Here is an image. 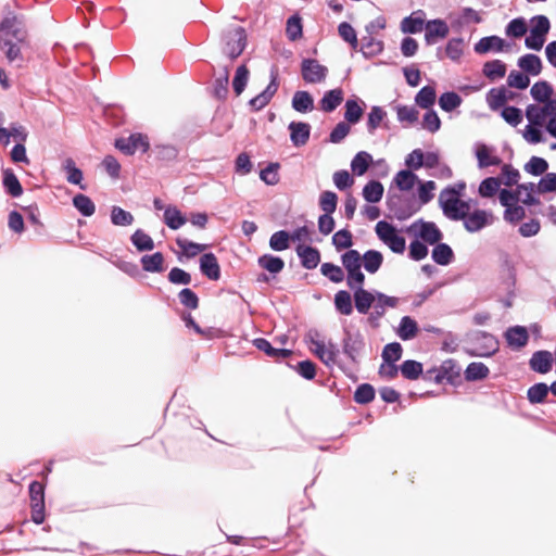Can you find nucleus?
<instances>
[{"label": "nucleus", "mask_w": 556, "mask_h": 556, "mask_svg": "<svg viewBox=\"0 0 556 556\" xmlns=\"http://www.w3.org/2000/svg\"><path fill=\"white\" fill-rule=\"evenodd\" d=\"M365 106V102L357 97L348 99L344 104V121L350 125L359 123L364 115Z\"/></svg>", "instance_id": "nucleus-20"}, {"label": "nucleus", "mask_w": 556, "mask_h": 556, "mask_svg": "<svg viewBox=\"0 0 556 556\" xmlns=\"http://www.w3.org/2000/svg\"><path fill=\"white\" fill-rule=\"evenodd\" d=\"M344 93L341 88L327 90L320 99V109L326 113L333 112L343 101Z\"/></svg>", "instance_id": "nucleus-41"}, {"label": "nucleus", "mask_w": 556, "mask_h": 556, "mask_svg": "<svg viewBox=\"0 0 556 556\" xmlns=\"http://www.w3.org/2000/svg\"><path fill=\"white\" fill-rule=\"evenodd\" d=\"M130 242L135 247L138 252H150L154 250L155 244L150 235H148L144 230L138 228L130 236Z\"/></svg>", "instance_id": "nucleus-51"}, {"label": "nucleus", "mask_w": 556, "mask_h": 556, "mask_svg": "<svg viewBox=\"0 0 556 556\" xmlns=\"http://www.w3.org/2000/svg\"><path fill=\"white\" fill-rule=\"evenodd\" d=\"M386 205L392 217L399 222L407 220L420 211V204H417L414 194L392 193L391 189L387 194Z\"/></svg>", "instance_id": "nucleus-2"}, {"label": "nucleus", "mask_w": 556, "mask_h": 556, "mask_svg": "<svg viewBox=\"0 0 556 556\" xmlns=\"http://www.w3.org/2000/svg\"><path fill=\"white\" fill-rule=\"evenodd\" d=\"M508 47V43L505 39L497 35H490L484 36L480 38L475 45H473V51L477 54L483 55L488 54L490 52H502L504 49Z\"/></svg>", "instance_id": "nucleus-14"}, {"label": "nucleus", "mask_w": 556, "mask_h": 556, "mask_svg": "<svg viewBox=\"0 0 556 556\" xmlns=\"http://www.w3.org/2000/svg\"><path fill=\"white\" fill-rule=\"evenodd\" d=\"M490 375L489 367L482 362H471L464 370V379L467 382H477L486 379Z\"/></svg>", "instance_id": "nucleus-42"}, {"label": "nucleus", "mask_w": 556, "mask_h": 556, "mask_svg": "<svg viewBox=\"0 0 556 556\" xmlns=\"http://www.w3.org/2000/svg\"><path fill=\"white\" fill-rule=\"evenodd\" d=\"M291 105L294 111L305 114L313 111L314 98L306 90H298L292 97Z\"/></svg>", "instance_id": "nucleus-43"}, {"label": "nucleus", "mask_w": 556, "mask_h": 556, "mask_svg": "<svg viewBox=\"0 0 556 556\" xmlns=\"http://www.w3.org/2000/svg\"><path fill=\"white\" fill-rule=\"evenodd\" d=\"M383 48V41L376 40L371 35H367L362 38L361 52L367 60L382 53Z\"/></svg>", "instance_id": "nucleus-52"}, {"label": "nucleus", "mask_w": 556, "mask_h": 556, "mask_svg": "<svg viewBox=\"0 0 556 556\" xmlns=\"http://www.w3.org/2000/svg\"><path fill=\"white\" fill-rule=\"evenodd\" d=\"M224 53L230 59L236 60L244 51L248 43V35L242 26H236L224 36Z\"/></svg>", "instance_id": "nucleus-6"}, {"label": "nucleus", "mask_w": 556, "mask_h": 556, "mask_svg": "<svg viewBox=\"0 0 556 556\" xmlns=\"http://www.w3.org/2000/svg\"><path fill=\"white\" fill-rule=\"evenodd\" d=\"M377 290H355L353 293L354 306L357 313L367 315L374 306Z\"/></svg>", "instance_id": "nucleus-24"}, {"label": "nucleus", "mask_w": 556, "mask_h": 556, "mask_svg": "<svg viewBox=\"0 0 556 556\" xmlns=\"http://www.w3.org/2000/svg\"><path fill=\"white\" fill-rule=\"evenodd\" d=\"M431 258L440 266H448L455 261V253L450 244L439 241L432 244Z\"/></svg>", "instance_id": "nucleus-25"}, {"label": "nucleus", "mask_w": 556, "mask_h": 556, "mask_svg": "<svg viewBox=\"0 0 556 556\" xmlns=\"http://www.w3.org/2000/svg\"><path fill=\"white\" fill-rule=\"evenodd\" d=\"M530 94L535 102L543 103L544 105L546 102L556 99L553 98L555 94L553 86L547 80L543 79L533 84L530 89Z\"/></svg>", "instance_id": "nucleus-31"}, {"label": "nucleus", "mask_w": 556, "mask_h": 556, "mask_svg": "<svg viewBox=\"0 0 556 556\" xmlns=\"http://www.w3.org/2000/svg\"><path fill=\"white\" fill-rule=\"evenodd\" d=\"M396 336L403 341L413 340L419 332L417 321L410 316H403L395 330Z\"/></svg>", "instance_id": "nucleus-39"}, {"label": "nucleus", "mask_w": 556, "mask_h": 556, "mask_svg": "<svg viewBox=\"0 0 556 556\" xmlns=\"http://www.w3.org/2000/svg\"><path fill=\"white\" fill-rule=\"evenodd\" d=\"M110 219L114 226L126 227L134 223L135 217L129 211H126L121 206L113 205L111 207Z\"/></svg>", "instance_id": "nucleus-61"}, {"label": "nucleus", "mask_w": 556, "mask_h": 556, "mask_svg": "<svg viewBox=\"0 0 556 556\" xmlns=\"http://www.w3.org/2000/svg\"><path fill=\"white\" fill-rule=\"evenodd\" d=\"M438 103L442 111L451 113L460 106L463 98L456 91H445L440 94Z\"/></svg>", "instance_id": "nucleus-56"}, {"label": "nucleus", "mask_w": 556, "mask_h": 556, "mask_svg": "<svg viewBox=\"0 0 556 556\" xmlns=\"http://www.w3.org/2000/svg\"><path fill=\"white\" fill-rule=\"evenodd\" d=\"M450 33L448 25L443 18L428 20L425 25L426 45H434L440 39H445Z\"/></svg>", "instance_id": "nucleus-12"}, {"label": "nucleus", "mask_w": 556, "mask_h": 556, "mask_svg": "<svg viewBox=\"0 0 556 556\" xmlns=\"http://www.w3.org/2000/svg\"><path fill=\"white\" fill-rule=\"evenodd\" d=\"M502 185L501 177L490 176L484 179L479 185L478 193L481 198H492L496 193L500 192Z\"/></svg>", "instance_id": "nucleus-60"}, {"label": "nucleus", "mask_w": 556, "mask_h": 556, "mask_svg": "<svg viewBox=\"0 0 556 556\" xmlns=\"http://www.w3.org/2000/svg\"><path fill=\"white\" fill-rule=\"evenodd\" d=\"M528 31L527 21L522 16L515 17L505 27V34L510 38H521Z\"/></svg>", "instance_id": "nucleus-63"}, {"label": "nucleus", "mask_w": 556, "mask_h": 556, "mask_svg": "<svg viewBox=\"0 0 556 556\" xmlns=\"http://www.w3.org/2000/svg\"><path fill=\"white\" fill-rule=\"evenodd\" d=\"M554 356L547 350L535 351L529 359V367L532 371L545 375L553 368Z\"/></svg>", "instance_id": "nucleus-16"}, {"label": "nucleus", "mask_w": 556, "mask_h": 556, "mask_svg": "<svg viewBox=\"0 0 556 556\" xmlns=\"http://www.w3.org/2000/svg\"><path fill=\"white\" fill-rule=\"evenodd\" d=\"M440 368L445 377V382L455 388L459 387L463 383L460 378L462 368L456 359L447 358L443 361L440 365Z\"/></svg>", "instance_id": "nucleus-27"}, {"label": "nucleus", "mask_w": 556, "mask_h": 556, "mask_svg": "<svg viewBox=\"0 0 556 556\" xmlns=\"http://www.w3.org/2000/svg\"><path fill=\"white\" fill-rule=\"evenodd\" d=\"M1 174L4 192L12 198H20L23 194L24 189L14 170L7 167L1 169Z\"/></svg>", "instance_id": "nucleus-22"}, {"label": "nucleus", "mask_w": 556, "mask_h": 556, "mask_svg": "<svg viewBox=\"0 0 556 556\" xmlns=\"http://www.w3.org/2000/svg\"><path fill=\"white\" fill-rule=\"evenodd\" d=\"M164 255L162 252L156 251L152 254H144L140 258L141 267L147 273L159 274L165 270Z\"/></svg>", "instance_id": "nucleus-35"}, {"label": "nucleus", "mask_w": 556, "mask_h": 556, "mask_svg": "<svg viewBox=\"0 0 556 556\" xmlns=\"http://www.w3.org/2000/svg\"><path fill=\"white\" fill-rule=\"evenodd\" d=\"M252 344L261 352H263L267 357L274 359L287 358L292 354V350L283 349V348H275L265 338H255L252 341Z\"/></svg>", "instance_id": "nucleus-23"}, {"label": "nucleus", "mask_w": 556, "mask_h": 556, "mask_svg": "<svg viewBox=\"0 0 556 556\" xmlns=\"http://www.w3.org/2000/svg\"><path fill=\"white\" fill-rule=\"evenodd\" d=\"M73 206L84 217H90L96 212V205L93 201L84 193H77L72 199Z\"/></svg>", "instance_id": "nucleus-54"}, {"label": "nucleus", "mask_w": 556, "mask_h": 556, "mask_svg": "<svg viewBox=\"0 0 556 556\" xmlns=\"http://www.w3.org/2000/svg\"><path fill=\"white\" fill-rule=\"evenodd\" d=\"M494 151L495 149L493 147L488 146L484 142L475 143L473 152L479 168L501 165L502 159L497 155H494Z\"/></svg>", "instance_id": "nucleus-13"}, {"label": "nucleus", "mask_w": 556, "mask_h": 556, "mask_svg": "<svg viewBox=\"0 0 556 556\" xmlns=\"http://www.w3.org/2000/svg\"><path fill=\"white\" fill-rule=\"evenodd\" d=\"M342 352L350 362L358 367L366 350V341L362 331L352 326H343Z\"/></svg>", "instance_id": "nucleus-3"}, {"label": "nucleus", "mask_w": 556, "mask_h": 556, "mask_svg": "<svg viewBox=\"0 0 556 556\" xmlns=\"http://www.w3.org/2000/svg\"><path fill=\"white\" fill-rule=\"evenodd\" d=\"M290 131V141L294 147H303L311 137L312 127L306 122H291L288 126Z\"/></svg>", "instance_id": "nucleus-19"}, {"label": "nucleus", "mask_w": 556, "mask_h": 556, "mask_svg": "<svg viewBox=\"0 0 556 556\" xmlns=\"http://www.w3.org/2000/svg\"><path fill=\"white\" fill-rule=\"evenodd\" d=\"M503 337L507 346L513 351H521L527 346L530 339L528 327L521 325L508 327Z\"/></svg>", "instance_id": "nucleus-10"}, {"label": "nucleus", "mask_w": 556, "mask_h": 556, "mask_svg": "<svg viewBox=\"0 0 556 556\" xmlns=\"http://www.w3.org/2000/svg\"><path fill=\"white\" fill-rule=\"evenodd\" d=\"M419 181V177L412 170L404 168L400 169L393 177L392 185L402 192L410 191Z\"/></svg>", "instance_id": "nucleus-37"}, {"label": "nucleus", "mask_w": 556, "mask_h": 556, "mask_svg": "<svg viewBox=\"0 0 556 556\" xmlns=\"http://www.w3.org/2000/svg\"><path fill=\"white\" fill-rule=\"evenodd\" d=\"M494 216L491 211L476 208L469 212L463 222L464 228L470 232H478L493 223Z\"/></svg>", "instance_id": "nucleus-11"}, {"label": "nucleus", "mask_w": 556, "mask_h": 556, "mask_svg": "<svg viewBox=\"0 0 556 556\" xmlns=\"http://www.w3.org/2000/svg\"><path fill=\"white\" fill-rule=\"evenodd\" d=\"M517 65L528 76H538L541 74L543 68L541 58L534 53H526L521 55L517 61Z\"/></svg>", "instance_id": "nucleus-28"}, {"label": "nucleus", "mask_w": 556, "mask_h": 556, "mask_svg": "<svg viewBox=\"0 0 556 556\" xmlns=\"http://www.w3.org/2000/svg\"><path fill=\"white\" fill-rule=\"evenodd\" d=\"M437 99L435 88L433 86H424L415 96V103L421 109H433Z\"/></svg>", "instance_id": "nucleus-58"}, {"label": "nucleus", "mask_w": 556, "mask_h": 556, "mask_svg": "<svg viewBox=\"0 0 556 556\" xmlns=\"http://www.w3.org/2000/svg\"><path fill=\"white\" fill-rule=\"evenodd\" d=\"M18 43L11 38L0 37V50L4 53L9 63L18 62L17 66H21L24 59Z\"/></svg>", "instance_id": "nucleus-34"}, {"label": "nucleus", "mask_w": 556, "mask_h": 556, "mask_svg": "<svg viewBox=\"0 0 556 556\" xmlns=\"http://www.w3.org/2000/svg\"><path fill=\"white\" fill-rule=\"evenodd\" d=\"M114 147L128 156L134 155L138 150L147 153L151 149L148 136L142 132H132L128 137L116 138Z\"/></svg>", "instance_id": "nucleus-5"}, {"label": "nucleus", "mask_w": 556, "mask_h": 556, "mask_svg": "<svg viewBox=\"0 0 556 556\" xmlns=\"http://www.w3.org/2000/svg\"><path fill=\"white\" fill-rule=\"evenodd\" d=\"M470 202L460 199L443 207L442 213L450 220L464 222L468 213L470 212Z\"/></svg>", "instance_id": "nucleus-29"}, {"label": "nucleus", "mask_w": 556, "mask_h": 556, "mask_svg": "<svg viewBox=\"0 0 556 556\" xmlns=\"http://www.w3.org/2000/svg\"><path fill=\"white\" fill-rule=\"evenodd\" d=\"M188 218L187 216L175 205H167L164 210L163 222L172 230L181 228Z\"/></svg>", "instance_id": "nucleus-32"}, {"label": "nucleus", "mask_w": 556, "mask_h": 556, "mask_svg": "<svg viewBox=\"0 0 556 556\" xmlns=\"http://www.w3.org/2000/svg\"><path fill=\"white\" fill-rule=\"evenodd\" d=\"M300 264L305 269H315L320 263V252L311 244H298L295 248Z\"/></svg>", "instance_id": "nucleus-17"}, {"label": "nucleus", "mask_w": 556, "mask_h": 556, "mask_svg": "<svg viewBox=\"0 0 556 556\" xmlns=\"http://www.w3.org/2000/svg\"><path fill=\"white\" fill-rule=\"evenodd\" d=\"M384 193L383 185L376 179L369 180L362 191L364 200L368 203L376 204L381 201Z\"/></svg>", "instance_id": "nucleus-45"}, {"label": "nucleus", "mask_w": 556, "mask_h": 556, "mask_svg": "<svg viewBox=\"0 0 556 556\" xmlns=\"http://www.w3.org/2000/svg\"><path fill=\"white\" fill-rule=\"evenodd\" d=\"M0 33L2 34L0 37L11 38L17 42L25 41V33L23 29L16 26V17H4L0 22Z\"/></svg>", "instance_id": "nucleus-38"}, {"label": "nucleus", "mask_w": 556, "mask_h": 556, "mask_svg": "<svg viewBox=\"0 0 556 556\" xmlns=\"http://www.w3.org/2000/svg\"><path fill=\"white\" fill-rule=\"evenodd\" d=\"M466 189V182L463 180L446 186L439 195V206L441 210L462 199Z\"/></svg>", "instance_id": "nucleus-21"}, {"label": "nucleus", "mask_w": 556, "mask_h": 556, "mask_svg": "<svg viewBox=\"0 0 556 556\" xmlns=\"http://www.w3.org/2000/svg\"><path fill=\"white\" fill-rule=\"evenodd\" d=\"M401 375L407 380H417L424 375V365L416 359H405L400 365Z\"/></svg>", "instance_id": "nucleus-57"}, {"label": "nucleus", "mask_w": 556, "mask_h": 556, "mask_svg": "<svg viewBox=\"0 0 556 556\" xmlns=\"http://www.w3.org/2000/svg\"><path fill=\"white\" fill-rule=\"evenodd\" d=\"M548 166V162L544 157L533 155L523 168L529 175L542 177L547 173Z\"/></svg>", "instance_id": "nucleus-64"}, {"label": "nucleus", "mask_w": 556, "mask_h": 556, "mask_svg": "<svg viewBox=\"0 0 556 556\" xmlns=\"http://www.w3.org/2000/svg\"><path fill=\"white\" fill-rule=\"evenodd\" d=\"M286 36L290 41H296L303 37V22L299 13L290 15L286 23Z\"/></svg>", "instance_id": "nucleus-53"}, {"label": "nucleus", "mask_w": 556, "mask_h": 556, "mask_svg": "<svg viewBox=\"0 0 556 556\" xmlns=\"http://www.w3.org/2000/svg\"><path fill=\"white\" fill-rule=\"evenodd\" d=\"M176 244L181 249V254H178V260L181 261V256L185 255L187 258H193L198 254L204 252L207 248L206 244L190 241L188 239L177 238Z\"/></svg>", "instance_id": "nucleus-50"}, {"label": "nucleus", "mask_w": 556, "mask_h": 556, "mask_svg": "<svg viewBox=\"0 0 556 556\" xmlns=\"http://www.w3.org/2000/svg\"><path fill=\"white\" fill-rule=\"evenodd\" d=\"M353 295L348 290H339L333 298V305L336 311L344 316H350L353 313Z\"/></svg>", "instance_id": "nucleus-46"}, {"label": "nucleus", "mask_w": 556, "mask_h": 556, "mask_svg": "<svg viewBox=\"0 0 556 556\" xmlns=\"http://www.w3.org/2000/svg\"><path fill=\"white\" fill-rule=\"evenodd\" d=\"M62 168L66 174V180L71 185L78 186L81 190H86L87 186L83 184L84 173L77 167L75 161L72 157H67L63 164Z\"/></svg>", "instance_id": "nucleus-36"}, {"label": "nucleus", "mask_w": 556, "mask_h": 556, "mask_svg": "<svg viewBox=\"0 0 556 556\" xmlns=\"http://www.w3.org/2000/svg\"><path fill=\"white\" fill-rule=\"evenodd\" d=\"M288 367L293 369L300 377L305 380H313L317 374V366L312 359H303L296 364L287 363Z\"/></svg>", "instance_id": "nucleus-55"}, {"label": "nucleus", "mask_w": 556, "mask_h": 556, "mask_svg": "<svg viewBox=\"0 0 556 556\" xmlns=\"http://www.w3.org/2000/svg\"><path fill=\"white\" fill-rule=\"evenodd\" d=\"M362 263L367 273L376 274L382 266L383 254L378 250L369 249L362 255Z\"/></svg>", "instance_id": "nucleus-48"}, {"label": "nucleus", "mask_w": 556, "mask_h": 556, "mask_svg": "<svg viewBox=\"0 0 556 556\" xmlns=\"http://www.w3.org/2000/svg\"><path fill=\"white\" fill-rule=\"evenodd\" d=\"M501 268L503 271H506V276L502 278V283L505 286L506 290H509L511 295L513 289H516L517 273L514 262L506 252L501 254Z\"/></svg>", "instance_id": "nucleus-26"}, {"label": "nucleus", "mask_w": 556, "mask_h": 556, "mask_svg": "<svg viewBox=\"0 0 556 556\" xmlns=\"http://www.w3.org/2000/svg\"><path fill=\"white\" fill-rule=\"evenodd\" d=\"M506 71L505 62L498 59L486 61L482 67V74L491 81L503 78Z\"/></svg>", "instance_id": "nucleus-47"}, {"label": "nucleus", "mask_w": 556, "mask_h": 556, "mask_svg": "<svg viewBox=\"0 0 556 556\" xmlns=\"http://www.w3.org/2000/svg\"><path fill=\"white\" fill-rule=\"evenodd\" d=\"M426 13L422 10L414 11L408 16L404 17L401 22L400 28L403 34L414 35L425 29Z\"/></svg>", "instance_id": "nucleus-18"}, {"label": "nucleus", "mask_w": 556, "mask_h": 556, "mask_svg": "<svg viewBox=\"0 0 556 556\" xmlns=\"http://www.w3.org/2000/svg\"><path fill=\"white\" fill-rule=\"evenodd\" d=\"M279 88L278 83V72L275 66L270 70V80L269 84L266 86V88L258 93L257 96L253 97L249 100V106L252 112H258L263 110L274 98V96L277 93Z\"/></svg>", "instance_id": "nucleus-8"}, {"label": "nucleus", "mask_w": 556, "mask_h": 556, "mask_svg": "<svg viewBox=\"0 0 556 556\" xmlns=\"http://www.w3.org/2000/svg\"><path fill=\"white\" fill-rule=\"evenodd\" d=\"M199 268L200 273L208 280L217 281L220 279V266L213 252H206L200 256Z\"/></svg>", "instance_id": "nucleus-15"}, {"label": "nucleus", "mask_w": 556, "mask_h": 556, "mask_svg": "<svg viewBox=\"0 0 556 556\" xmlns=\"http://www.w3.org/2000/svg\"><path fill=\"white\" fill-rule=\"evenodd\" d=\"M374 159L372 155L367 151L357 152L351 161V170L353 175L361 177L365 175L372 165Z\"/></svg>", "instance_id": "nucleus-44"}, {"label": "nucleus", "mask_w": 556, "mask_h": 556, "mask_svg": "<svg viewBox=\"0 0 556 556\" xmlns=\"http://www.w3.org/2000/svg\"><path fill=\"white\" fill-rule=\"evenodd\" d=\"M302 78L307 84H317L326 79L328 68L321 65L316 59H303L301 63Z\"/></svg>", "instance_id": "nucleus-9"}, {"label": "nucleus", "mask_w": 556, "mask_h": 556, "mask_svg": "<svg viewBox=\"0 0 556 556\" xmlns=\"http://www.w3.org/2000/svg\"><path fill=\"white\" fill-rule=\"evenodd\" d=\"M404 231L429 245L438 243L443 239V232L438 225L434 222L425 220L424 218H418L407 226Z\"/></svg>", "instance_id": "nucleus-4"}, {"label": "nucleus", "mask_w": 556, "mask_h": 556, "mask_svg": "<svg viewBox=\"0 0 556 556\" xmlns=\"http://www.w3.org/2000/svg\"><path fill=\"white\" fill-rule=\"evenodd\" d=\"M376 390L372 384L368 382L361 383L356 387L353 400L356 404L367 405L375 400Z\"/></svg>", "instance_id": "nucleus-59"}, {"label": "nucleus", "mask_w": 556, "mask_h": 556, "mask_svg": "<svg viewBox=\"0 0 556 556\" xmlns=\"http://www.w3.org/2000/svg\"><path fill=\"white\" fill-rule=\"evenodd\" d=\"M468 348H464L467 355L471 357H491L500 350L498 339L484 330H476L466 334Z\"/></svg>", "instance_id": "nucleus-1"}, {"label": "nucleus", "mask_w": 556, "mask_h": 556, "mask_svg": "<svg viewBox=\"0 0 556 556\" xmlns=\"http://www.w3.org/2000/svg\"><path fill=\"white\" fill-rule=\"evenodd\" d=\"M387 112L382 106L374 105L371 106L369 113L367 114L366 128L370 135H374L378 127L382 126L383 128H389Z\"/></svg>", "instance_id": "nucleus-30"}, {"label": "nucleus", "mask_w": 556, "mask_h": 556, "mask_svg": "<svg viewBox=\"0 0 556 556\" xmlns=\"http://www.w3.org/2000/svg\"><path fill=\"white\" fill-rule=\"evenodd\" d=\"M513 93L508 91L504 86L498 88H491L486 92V102L492 111L502 110L506 106V102Z\"/></svg>", "instance_id": "nucleus-33"}, {"label": "nucleus", "mask_w": 556, "mask_h": 556, "mask_svg": "<svg viewBox=\"0 0 556 556\" xmlns=\"http://www.w3.org/2000/svg\"><path fill=\"white\" fill-rule=\"evenodd\" d=\"M548 393V384L545 382H535L527 390V400L532 405L544 404L547 402Z\"/></svg>", "instance_id": "nucleus-49"}, {"label": "nucleus", "mask_w": 556, "mask_h": 556, "mask_svg": "<svg viewBox=\"0 0 556 556\" xmlns=\"http://www.w3.org/2000/svg\"><path fill=\"white\" fill-rule=\"evenodd\" d=\"M290 237V232L285 229L274 232L269 238V248L276 252L289 249L291 244Z\"/></svg>", "instance_id": "nucleus-62"}, {"label": "nucleus", "mask_w": 556, "mask_h": 556, "mask_svg": "<svg viewBox=\"0 0 556 556\" xmlns=\"http://www.w3.org/2000/svg\"><path fill=\"white\" fill-rule=\"evenodd\" d=\"M526 117L529 124L539 127L545 123L546 117H549V121H556V99L546 102L543 106L529 104L526 108Z\"/></svg>", "instance_id": "nucleus-7"}, {"label": "nucleus", "mask_w": 556, "mask_h": 556, "mask_svg": "<svg viewBox=\"0 0 556 556\" xmlns=\"http://www.w3.org/2000/svg\"><path fill=\"white\" fill-rule=\"evenodd\" d=\"M257 264L263 269L267 270L271 277H276L285 268V261L278 255L265 253L257 260Z\"/></svg>", "instance_id": "nucleus-40"}]
</instances>
